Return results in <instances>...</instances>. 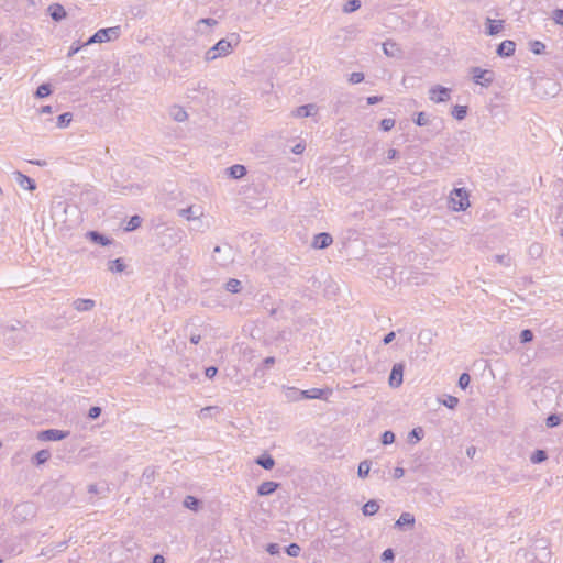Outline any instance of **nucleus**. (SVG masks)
I'll list each match as a JSON object with an SVG mask.
<instances>
[{
  "label": "nucleus",
  "mask_w": 563,
  "mask_h": 563,
  "mask_svg": "<svg viewBox=\"0 0 563 563\" xmlns=\"http://www.w3.org/2000/svg\"><path fill=\"white\" fill-rule=\"evenodd\" d=\"M236 45L238 41L232 42L228 38H222L205 53L203 59L210 63L218 58L227 57L233 53Z\"/></svg>",
  "instance_id": "obj_1"
},
{
  "label": "nucleus",
  "mask_w": 563,
  "mask_h": 563,
  "mask_svg": "<svg viewBox=\"0 0 563 563\" xmlns=\"http://www.w3.org/2000/svg\"><path fill=\"white\" fill-rule=\"evenodd\" d=\"M470 192L466 188H454L448 196V207L454 212L465 211L470 208Z\"/></svg>",
  "instance_id": "obj_2"
},
{
  "label": "nucleus",
  "mask_w": 563,
  "mask_h": 563,
  "mask_svg": "<svg viewBox=\"0 0 563 563\" xmlns=\"http://www.w3.org/2000/svg\"><path fill=\"white\" fill-rule=\"evenodd\" d=\"M470 75L473 82L483 88L490 87L496 78V75L492 69H485L482 67H471Z\"/></svg>",
  "instance_id": "obj_3"
},
{
  "label": "nucleus",
  "mask_w": 563,
  "mask_h": 563,
  "mask_svg": "<svg viewBox=\"0 0 563 563\" xmlns=\"http://www.w3.org/2000/svg\"><path fill=\"white\" fill-rule=\"evenodd\" d=\"M119 35L120 29L118 26L100 29L86 42L85 45L111 42L117 40Z\"/></svg>",
  "instance_id": "obj_4"
},
{
  "label": "nucleus",
  "mask_w": 563,
  "mask_h": 563,
  "mask_svg": "<svg viewBox=\"0 0 563 563\" xmlns=\"http://www.w3.org/2000/svg\"><path fill=\"white\" fill-rule=\"evenodd\" d=\"M452 89L441 86L433 85L428 89V98L433 103H444L451 99Z\"/></svg>",
  "instance_id": "obj_5"
},
{
  "label": "nucleus",
  "mask_w": 563,
  "mask_h": 563,
  "mask_svg": "<svg viewBox=\"0 0 563 563\" xmlns=\"http://www.w3.org/2000/svg\"><path fill=\"white\" fill-rule=\"evenodd\" d=\"M289 391L299 394L300 397L306 399H321L327 398L331 395V390L329 388H311L307 390H299L297 388H289Z\"/></svg>",
  "instance_id": "obj_6"
},
{
  "label": "nucleus",
  "mask_w": 563,
  "mask_h": 563,
  "mask_svg": "<svg viewBox=\"0 0 563 563\" xmlns=\"http://www.w3.org/2000/svg\"><path fill=\"white\" fill-rule=\"evenodd\" d=\"M404 369H405V365L402 363L394 364L390 375H389V378H388V385L390 388L396 389L402 385Z\"/></svg>",
  "instance_id": "obj_7"
},
{
  "label": "nucleus",
  "mask_w": 563,
  "mask_h": 563,
  "mask_svg": "<svg viewBox=\"0 0 563 563\" xmlns=\"http://www.w3.org/2000/svg\"><path fill=\"white\" fill-rule=\"evenodd\" d=\"M203 210V207L199 205H190L186 208L179 209L177 214L187 222H191L194 220H198V216H202Z\"/></svg>",
  "instance_id": "obj_8"
},
{
  "label": "nucleus",
  "mask_w": 563,
  "mask_h": 563,
  "mask_svg": "<svg viewBox=\"0 0 563 563\" xmlns=\"http://www.w3.org/2000/svg\"><path fill=\"white\" fill-rule=\"evenodd\" d=\"M505 22L503 20H495L490 18H486L485 20V33L488 36L498 35L504 31Z\"/></svg>",
  "instance_id": "obj_9"
},
{
  "label": "nucleus",
  "mask_w": 563,
  "mask_h": 563,
  "mask_svg": "<svg viewBox=\"0 0 563 563\" xmlns=\"http://www.w3.org/2000/svg\"><path fill=\"white\" fill-rule=\"evenodd\" d=\"M319 108L314 103L303 104L292 110L291 115L295 118H309L318 113Z\"/></svg>",
  "instance_id": "obj_10"
},
{
  "label": "nucleus",
  "mask_w": 563,
  "mask_h": 563,
  "mask_svg": "<svg viewBox=\"0 0 563 563\" xmlns=\"http://www.w3.org/2000/svg\"><path fill=\"white\" fill-rule=\"evenodd\" d=\"M69 434L68 431L56 429L45 430L38 433L37 438L42 441H58L65 439Z\"/></svg>",
  "instance_id": "obj_11"
},
{
  "label": "nucleus",
  "mask_w": 563,
  "mask_h": 563,
  "mask_svg": "<svg viewBox=\"0 0 563 563\" xmlns=\"http://www.w3.org/2000/svg\"><path fill=\"white\" fill-rule=\"evenodd\" d=\"M14 179L18 183V185L25 190L34 191L36 189V184L33 179H31L29 176L24 175L21 172H14L13 173Z\"/></svg>",
  "instance_id": "obj_12"
},
{
  "label": "nucleus",
  "mask_w": 563,
  "mask_h": 563,
  "mask_svg": "<svg viewBox=\"0 0 563 563\" xmlns=\"http://www.w3.org/2000/svg\"><path fill=\"white\" fill-rule=\"evenodd\" d=\"M333 242L332 236L329 233L322 232L317 235H314L312 240V247L317 250H322L331 245Z\"/></svg>",
  "instance_id": "obj_13"
},
{
  "label": "nucleus",
  "mask_w": 563,
  "mask_h": 563,
  "mask_svg": "<svg viewBox=\"0 0 563 563\" xmlns=\"http://www.w3.org/2000/svg\"><path fill=\"white\" fill-rule=\"evenodd\" d=\"M515 51H516L515 42L510 41V40H505L498 45L496 53L500 57H510L514 55Z\"/></svg>",
  "instance_id": "obj_14"
},
{
  "label": "nucleus",
  "mask_w": 563,
  "mask_h": 563,
  "mask_svg": "<svg viewBox=\"0 0 563 563\" xmlns=\"http://www.w3.org/2000/svg\"><path fill=\"white\" fill-rule=\"evenodd\" d=\"M47 12L51 15V18L56 22L63 21L67 16L66 10L59 3H53L48 5Z\"/></svg>",
  "instance_id": "obj_15"
},
{
  "label": "nucleus",
  "mask_w": 563,
  "mask_h": 563,
  "mask_svg": "<svg viewBox=\"0 0 563 563\" xmlns=\"http://www.w3.org/2000/svg\"><path fill=\"white\" fill-rule=\"evenodd\" d=\"M86 239H88L92 243H96V244H99L102 246H108L112 243V240L110 238H108L107 235L101 234L97 231H88L86 233Z\"/></svg>",
  "instance_id": "obj_16"
},
{
  "label": "nucleus",
  "mask_w": 563,
  "mask_h": 563,
  "mask_svg": "<svg viewBox=\"0 0 563 563\" xmlns=\"http://www.w3.org/2000/svg\"><path fill=\"white\" fill-rule=\"evenodd\" d=\"M198 418L201 420H217L221 418V410L218 407H207L200 410Z\"/></svg>",
  "instance_id": "obj_17"
},
{
  "label": "nucleus",
  "mask_w": 563,
  "mask_h": 563,
  "mask_svg": "<svg viewBox=\"0 0 563 563\" xmlns=\"http://www.w3.org/2000/svg\"><path fill=\"white\" fill-rule=\"evenodd\" d=\"M415 516L410 512H402L400 517L395 522V527L398 529H404L405 527L413 528L415 526Z\"/></svg>",
  "instance_id": "obj_18"
},
{
  "label": "nucleus",
  "mask_w": 563,
  "mask_h": 563,
  "mask_svg": "<svg viewBox=\"0 0 563 563\" xmlns=\"http://www.w3.org/2000/svg\"><path fill=\"white\" fill-rule=\"evenodd\" d=\"M95 306L96 303L92 299L78 298L73 302V308L79 312L90 311Z\"/></svg>",
  "instance_id": "obj_19"
},
{
  "label": "nucleus",
  "mask_w": 563,
  "mask_h": 563,
  "mask_svg": "<svg viewBox=\"0 0 563 563\" xmlns=\"http://www.w3.org/2000/svg\"><path fill=\"white\" fill-rule=\"evenodd\" d=\"M383 52L387 57H399L401 54V49L395 42L387 41L383 43Z\"/></svg>",
  "instance_id": "obj_20"
},
{
  "label": "nucleus",
  "mask_w": 563,
  "mask_h": 563,
  "mask_svg": "<svg viewBox=\"0 0 563 563\" xmlns=\"http://www.w3.org/2000/svg\"><path fill=\"white\" fill-rule=\"evenodd\" d=\"M190 223H192L191 229L198 232H205L210 228V222L205 210L202 211V216H198V220H194Z\"/></svg>",
  "instance_id": "obj_21"
},
{
  "label": "nucleus",
  "mask_w": 563,
  "mask_h": 563,
  "mask_svg": "<svg viewBox=\"0 0 563 563\" xmlns=\"http://www.w3.org/2000/svg\"><path fill=\"white\" fill-rule=\"evenodd\" d=\"M278 486H279V484L276 482H272V481L263 482L257 487V494L260 496H269L278 488Z\"/></svg>",
  "instance_id": "obj_22"
},
{
  "label": "nucleus",
  "mask_w": 563,
  "mask_h": 563,
  "mask_svg": "<svg viewBox=\"0 0 563 563\" xmlns=\"http://www.w3.org/2000/svg\"><path fill=\"white\" fill-rule=\"evenodd\" d=\"M169 115L176 122H185L188 119L186 110L180 106H173L169 109Z\"/></svg>",
  "instance_id": "obj_23"
},
{
  "label": "nucleus",
  "mask_w": 563,
  "mask_h": 563,
  "mask_svg": "<svg viewBox=\"0 0 563 563\" xmlns=\"http://www.w3.org/2000/svg\"><path fill=\"white\" fill-rule=\"evenodd\" d=\"M225 173L233 179H241L246 175L244 165L235 164L225 169Z\"/></svg>",
  "instance_id": "obj_24"
},
{
  "label": "nucleus",
  "mask_w": 563,
  "mask_h": 563,
  "mask_svg": "<svg viewBox=\"0 0 563 563\" xmlns=\"http://www.w3.org/2000/svg\"><path fill=\"white\" fill-rule=\"evenodd\" d=\"M255 463L257 465L262 466L264 470H272L275 466V460L273 459L272 455H269L267 453L260 455L255 460Z\"/></svg>",
  "instance_id": "obj_25"
},
{
  "label": "nucleus",
  "mask_w": 563,
  "mask_h": 563,
  "mask_svg": "<svg viewBox=\"0 0 563 563\" xmlns=\"http://www.w3.org/2000/svg\"><path fill=\"white\" fill-rule=\"evenodd\" d=\"M108 271L114 274L124 272L126 265L122 258L110 260L107 263Z\"/></svg>",
  "instance_id": "obj_26"
},
{
  "label": "nucleus",
  "mask_w": 563,
  "mask_h": 563,
  "mask_svg": "<svg viewBox=\"0 0 563 563\" xmlns=\"http://www.w3.org/2000/svg\"><path fill=\"white\" fill-rule=\"evenodd\" d=\"M468 112V108L466 106L455 104L451 109V115L457 120L462 121L466 118Z\"/></svg>",
  "instance_id": "obj_27"
},
{
  "label": "nucleus",
  "mask_w": 563,
  "mask_h": 563,
  "mask_svg": "<svg viewBox=\"0 0 563 563\" xmlns=\"http://www.w3.org/2000/svg\"><path fill=\"white\" fill-rule=\"evenodd\" d=\"M380 506L377 500L371 499L368 500L362 508V512L364 516H373L378 512Z\"/></svg>",
  "instance_id": "obj_28"
},
{
  "label": "nucleus",
  "mask_w": 563,
  "mask_h": 563,
  "mask_svg": "<svg viewBox=\"0 0 563 563\" xmlns=\"http://www.w3.org/2000/svg\"><path fill=\"white\" fill-rule=\"evenodd\" d=\"M361 1L360 0H349L347 2H345L342 7V11L344 13H352V12H355L357 11L360 8H361Z\"/></svg>",
  "instance_id": "obj_29"
},
{
  "label": "nucleus",
  "mask_w": 563,
  "mask_h": 563,
  "mask_svg": "<svg viewBox=\"0 0 563 563\" xmlns=\"http://www.w3.org/2000/svg\"><path fill=\"white\" fill-rule=\"evenodd\" d=\"M73 121V114L69 112L63 113L58 115L57 118V128L65 129L67 128Z\"/></svg>",
  "instance_id": "obj_30"
},
{
  "label": "nucleus",
  "mask_w": 563,
  "mask_h": 563,
  "mask_svg": "<svg viewBox=\"0 0 563 563\" xmlns=\"http://www.w3.org/2000/svg\"><path fill=\"white\" fill-rule=\"evenodd\" d=\"M51 93H52L51 85L42 84L37 87V89L35 91V97L42 99V98L48 97Z\"/></svg>",
  "instance_id": "obj_31"
},
{
  "label": "nucleus",
  "mask_w": 563,
  "mask_h": 563,
  "mask_svg": "<svg viewBox=\"0 0 563 563\" xmlns=\"http://www.w3.org/2000/svg\"><path fill=\"white\" fill-rule=\"evenodd\" d=\"M424 435V431L421 427L415 428L409 434H408V441L410 443H416L419 440H421Z\"/></svg>",
  "instance_id": "obj_32"
},
{
  "label": "nucleus",
  "mask_w": 563,
  "mask_h": 563,
  "mask_svg": "<svg viewBox=\"0 0 563 563\" xmlns=\"http://www.w3.org/2000/svg\"><path fill=\"white\" fill-rule=\"evenodd\" d=\"M547 459H548V454H547V452L544 450H537L530 456V461L533 464L542 463Z\"/></svg>",
  "instance_id": "obj_33"
},
{
  "label": "nucleus",
  "mask_w": 563,
  "mask_h": 563,
  "mask_svg": "<svg viewBox=\"0 0 563 563\" xmlns=\"http://www.w3.org/2000/svg\"><path fill=\"white\" fill-rule=\"evenodd\" d=\"M51 457V452L48 450H41L34 456V463L36 465L44 464Z\"/></svg>",
  "instance_id": "obj_34"
},
{
  "label": "nucleus",
  "mask_w": 563,
  "mask_h": 563,
  "mask_svg": "<svg viewBox=\"0 0 563 563\" xmlns=\"http://www.w3.org/2000/svg\"><path fill=\"white\" fill-rule=\"evenodd\" d=\"M529 48L536 55H541L545 52V45L540 41L530 42Z\"/></svg>",
  "instance_id": "obj_35"
},
{
  "label": "nucleus",
  "mask_w": 563,
  "mask_h": 563,
  "mask_svg": "<svg viewBox=\"0 0 563 563\" xmlns=\"http://www.w3.org/2000/svg\"><path fill=\"white\" fill-rule=\"evenodd\" d=\"M369 471H371V463H369V461L365 460V461H362L358 464L357 474H358V476L361 478L367 477L368 474H369Z\"/></svg>",
  "instance_id": "obj_36"
},
{
  "label": "nucleus",
  "mask_w": 563,
  "mask_h": 563,
  "mask_svg": "<svg viewBox=\"0 0 563 563\" xmlns=\"http://www.w3.org/2000/svg\"><path fill=\"white\" fill-rule=\"evenodd\" d=\"M225 289L229 291V292H232V294H236L241 290V282L238 280V279H229L227 283H225Z\"/></svg>",
  "instance_id": "obj_37"
},
{
  "label": "nucleus",
  "mask_w": 563,
  "mask_h": 563,
  "mask_svg": "<svg viewBox=\"0 0 563 563\" xmlns=\"http://www.w3.org/2000/svg\"><path fill=\"white\" fill-rule=\"evenodd\" d=\"M439 401L445 407L453 409L457 405L459 399L454 396L445 395L442 398H440Z\"/></svg>",
  "instance_id": "obj_38"
},
{
  "label": "nucleus",
  "mask_w": 563,
  "mask_h": 563,
  "mask_svg": "<svg viewBox=\"0 0 563 563\" xmlns=\"http://www.w3.org/2000/svg\"><path fill=\"white\" fill-rule=\"evenodd\" d=\"M415 123L418 126H426L430 124V117L426 112H418L415 118Z\"/></svg>",
  "instance_id": "obj_39"
},
{
  "label": "nucleus",
  "mask_w": 563,
  "mask_h": 563,
  "mask_svg": "<svg viewBox=\"0 0 563 563\" xmlns=\"http://www.w3.org/2000/svg\"><path fill=\"white\" fill-rule=\"evenodd\" d=\"M141 222L142 220L139 216L131 217L125 225V231L130 232L137 229L141 225Z\"/></svg>",
  "instance_id": "obj_40"
},
{
  "label": "nucleus",
  "mask_w": 563,
  "mask_h": 563,
  "mask_svg": "<svg viewBox=\"0 0 563 563\" xmlns=\"http://www.w3.org/2000/svg\"><path fill=\"white\" fill-rule=\"evenodd\" d=\"M184 505L185 507L191 510H197L199 506V500L194 496H187L184 500Z\"/></svg>",
  "instance_id": "obj_41"
},
{
  "label": "nucleus",
  "mask_w": 563,
  "mask_h": 563,
  "mask_svg": "<svg viewBox=\"0 0 563 563\" xmlns=\"http://www.w3.org/2000/svg\"><path fill=\"white\" fill-rule=\"evenodd\" d=\"M551 18L555 24L563 25V9H555Z\"/></svg>",
  "instance_id": "obj_42"
},
{
  "label": "nucleus",
  "mask_w": 563,
  "mask_h": 563,
  "mask_svg": "<svg viewBox=\"0 0 563 563\" xmlns=\"http://www.w3.org/2000/svg\"><path fill=\"white\" fill-rule=\"evenodd\" d=\"M300 547L297 543H291L286 548V552L289 556L296 558L300 554Z\"/></svg>",
  "instance_id": "obj_43"
},
{
  "label": "nucleus",
  "mask_w": 563,
  "mask_h": 563,
  "mask_svg": "<svg viewBox=\"0 0 563 563\" xmlns=\"http://www.w3.org/2000/svg\"><path fill=\"white\" fill-rule=\"evenodd\" d=\"M364 80V74L363 73H360V71H355V73H352L350 76H349V82L350 84H360Z\"/></svg>",
  "instance_id": "obj_44"
},
{
  "label": "nucleus",
  "mask_w": 563,
  "mask_h": 563,
  "mask_svg": "<svg viewBox=\"0 0 563 563\" xmlns=\"http://www.w3.org/2000/svg\"><path fill=\"white\" fill-rule=\"evenodd\" d=\"M395 126V120L391 118L383 119L380 121V128L383 131H390Z\"/></svg>",
  "instance_id": "obj_45"
},
{
  "label": "nucleus",
  "mask_w": 563,
  "mask_h": 563,
  "mask_svg": "<svg viewBox=\"0 0 563 563\" xmlns=\"http://www.w3.org/2000/svg\"><path fill=\"white\" fill-rule=\"evenodd\" d=\"M101 408L98 406H93L88 410L87 417L91 420L98 419L101 415Z\"/></svg>",
  "instance_id": "obj_46"
},
{
  "label": "nucleus",
  "mask_w": 563,
  "mask_h": 563,
  "mask_svg": "<svg viewBox=\"0 0 563 563\" xmlns=\"http://www.w3.org/2000/svg\"><path fill=\"white\" fill-rule=\"evenodd\" d=\"M395 441V434L391 431H385L382 435L383 444H391Z\"/></svg>",
  "instance_id": "obj_47"
},
{
  "label": "nucleus",
  "mask_w": 563,
  "mask_h": 563,
  "mask_svg": "<svg viewBox=\"0 0 563 563\" xmlns=\"http://www.w3.org/2000/svg\"><path fill=\"white\" fill-rule=\"evenodd\" d=\"M471 383V377L468 374L466 373H463L460 378H459V386L462 388V389H465Z\"/></svg>",
  "instance_id": "obj_48"
},
{
  "label": "nucleus",
  "mask_w": 563,
  "mask_h": 563,
  "mask_svg": "<svg viewBox=\"0 0 563 563\" xmlns=\"http://www.w3.org/2000/svg\"><path fill=\"white\" fill-rule=\"evenodd\" d=\"M217 24V21L213 19H201L197 22L198 31H201L202 25L207 26H214Z\"/></svg>",
  "instance_id": "obj_49"
},
{
  "label": "nucleus",
  "mask_w": 563,
  "mask_h": 563,
  "mask_svg": "<svg viewBox=\"0 0 563 563\" xmlns=\"http://www.w3.org/2000/svg\"><path fill=\"white\" fill-rule=\"evenodd\" d=\"M532 339H533V333L530 330L526 329V330L521 331L520 340L522 343L530 342V341H532Z\"/></svg>",
  "instance_id": "obj_50"
},
{
  "label": "nucleus",
  "mask_w": 563,
  "mask_h": 563,
  "mask_svg": "<svg viewBox=\"0 0 563 563\" xmlns=\"http://www.w3.org/2000/svg\"><path fill=\"white\" fill-rule=\"evenodd\" d=\"M305 148L306 145L303 143H298L291 148V152L296 155H300L303 153Z\"/></svg>",
  "instance_id": "obj_51"
},
{
  "label": "nucleus",
  "mask_w": 563,
  "mask_h": 563,
  "mask_svg": "<svg viewBox=\"0 0 563 563\" xmlns=\"http://www.w3.org/2000/svg\"><path fill=\"white\" fill-rule=\"evenodd\" d=\"M266 550L269 554L275 555L279 552V545L277 543H269Z\"/></svg>",
  "instance_id": "obj_52"
},
{
  "label": "nucleus",
  "mask_w": 563,
  "mask_h": 563,
  "mask_svg": "<svg viewBox=\"0 0 563 563\" xmlns=\"http://www.w3.org/2000/svg\"><path fill=\"white\" fill-rule=\"evenodd\" d=\"M394 559V551L391 549H386L382 554L383 561H389Z\"/></svg>",
  "instance_id": "obj_53"
},
{
  "label": "nucleus",
  "mask_w": 563,
  "mask_h": 563,
  "mask_svg": "<svg viewBox=\"0 0 563 563\" xmlns=\"http://www.w3.org/2000/svg\"><path fill=\"white\" fill-rule=\"evenodd\" d=\"M289 388H290V387H288V388L286 389V397H287L288 399H291V400L302 399V397H300V395H299V394H296V393L289 391Z\"/></svg>",
  "instance_id": "obj_54"
},
{
  "label": "nucleus",
  "mask_w": 563,
  "mask_h": 563,
  "mask_svg": "<svg viewBox=\"0 0 563 563\" xmlns=\"http://www.w3.org/2000/svg\"><path fill=\"white\" fill-rule=\"evenodd\" d=\"M217 372H218V369L216 367L210 366V367L206 368V376L208 378H213L216 376Z\"/></svg>",
  "instance_id": "obj_55"
},
{
  "label": "nucleus",
  "mask_w": 563,
  "mask_h": 563,
  "mask_svg": "<svg viewBox=\"0 0 563 563\" xmlns=\"http://www.w3.org/2000/svg\"><path fill=\"white\" fill-rule=\"evenodd\" d=\"M37 112L40 114H48V113H52L53 112V108L51 106H44V107H41Z\"/></svg>",
  "instance_id": "obj_56"
},
{
  "label": "nucleus",
  "mask_w": 563,
  "mask_h": 563,
  "mask_svg": "<svg viewBox=\"0 0 563 563\" xmlns=\"http://www.w3.org/2000/svg\"><path fill=\"white\" fill-rule=\"evenodd\" d=\"M398 156V152L395 148H390L387 152V158L388 159H395Z\"/></svg>",
  "instance_id": "obj_57"
},
{
  "label": "nucleus",
  "mask_w": 563,
  "mask_h": 563,
  "mask_svg": "<svg viewBox=\"0 0 563 563\" xmlns=\"http://www.w3.org/2000/svg\"><path fill=\"white\" fill-rule=\"evenodd\" d=\"M404 474H405V470L402 467H396L395 472H394V477L400 478L404 476Z\"/></svg>",
  "instance_id": "obj_58"
},
{
  "label": "nucleus",
  "mask_w": 563,
  "mask_h": 563,
  "mask_svg": "<svg viewBox=\"0 0 563 563\" xmlns=\"http://www.w3.org/2000/svg\"><path fill=\"white\" fill-rule=\"evenodd\" d=\"M380 100H382V98L378 96H371L367 98V103L375 104V103H378Z\"/></svg>",
  "instance_id": "obj_59"
},
{
  "label": "nucleus",
  "mask_w": 563,
  "mask_h": 563,
  "mask_svg": "<svg viewBox=\"0 0 563 563\" xmlns=\"http://www.w3.org/2000/svg\"><path fill=\"white\" fill-rule=\"evenodd\" d=\"M475 453H476V448H475V446H473V445H472V446H468V448L466 449V455H467L470 459H473V457H474V455H475Z\"/></svg>",
  "instance_id": "obj_60"
},
{
  "label": "nucleus",
  "mask_w": 563,
  "mask_h": 563,
  "mask_svg": "<svg viewBox=\"0 0 563 563\" xmlns=\"http://www.w3.org/2000/svg\"><path fill=\"white\" fill-rule=\"evenodd\" d=\"M152 563H165V559L161 554H155L153 556Z\"/></svg>",
  "instance_id": "obj_61"
},
{
  "label": "nucleus",
  "mask_w": 563,
  "mask_h": 563,
  "mask_svg": "<svg viewBox=\"0 0 563 563\" xmlns=\"http://www.w3.org/2000/svg\"><path fill=\"white\" fill-rule=\"evenodd\" d=\"M395 338V333L394 332H389L388 334L385 335L384 338V343L385 344H389Z\"/></svg>",
  "instance_id": "obj_62"
},
{
  "label": "nucleus",
  "mask_w": 563,
  "mask_h": 563,
  "mask_svg": "<svg viewBox=\"0 0 563 563\" xmlns=\"http://www.w3.org/2000/svg\"><path fill=\"white\" fill-rule=\"evenodd\" d=\"M275 363V358L273 356H268L264 360V364L266 367H271Z\"/></svg>",
  "instance_id": "obj_63"
},
{
  "label": "nucleus",
  "mask_w": 563,
  "mask_h": 563,
  "mask_svg": "<svg viewBox=\"0 0 563 563\" xmlns=\"http://www.w3.org/2000/svg\"><path fill=\"white\" fill-rule=\"evenodd\" d=\"M26 509H27V510H31V509H32V506H30V505H27V504L20 505V506H18V507L15 508V511H20V510L25 511Z\"/></svg>",
  "instance_id": "obj_64"
}]
</instances>
